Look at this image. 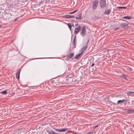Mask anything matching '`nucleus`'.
<instances>
[{
	"mask_svg": "<svg viewBox=\"0 0 134 134\" xmlns=\"http://www.w3.org/2000/svg\"><path fill=\"white\" fill-rule=\"evenodd\" d=\"M94 63H93L92 64V65L91 66V67H92L94 65Z\"/></svg>",
	"mask_w": 134,
	"mask_h": 134,
	"instance_id": "27",
	"label": "nucleus"
},
{
	"mask_svg": "<svg viewBox=\"0 0 134 134\" xmlns=\"http://www.w3.org/2000/svg\"><path fill=\"white\" fill-rule=\"evenodd\" d=\"M75 39L74 38L73 42V43H72V44H74V48H75L76 47V42H75Z\"/></svg>",
	"mask_w": 134,
	"mask_h": 134,
	"instance_id": "20",
	"label": "nucleus"
},
{
	"mask_svg": "<svg viewBox=\"0 0 134 134\" xmlns=\"http://www.w3.org/2000/svg\"><path fill=\"white\" fill-rule=\"evenodd\" d=\"M86 29L85 26H82L80 32V35L82 37L85 36L86 33Z\"/></svg>",
	"mask_w": 134,
	"mask_h": 134,
	"instance_id": "3",
	"label": "nucleus"
},
{
	"mask_svg": "<svg viewBox=\"0 0 134 134\" xmlns=\"http://www.w3.org/2000/svg\"><path fill=\"white\" fill-rule=\"evenodd\" d=\"M87 43L86 46H83L82 48L81 49V53L82 54L87 49Z\"/></svg>",
	"mask_w": 134,
	"mask_h": 134,
	"instance_id": "9",
	"label": "nucleus"
},
{
	"mask_svg": "<svg viewBox=\"0 0 134 134\" xmlns=\"http://www.w3.org/2000/svg\"><path fill=\"white\" fill-rule=\"evenodd\" d=\"M98 3V0H94L92 1V8L93 9L96 10L97 7Z\"/></svg>",
	"mask_w": 134,
	"mask_h": 134,
	"instance_id": "2",
	"label": "nucleus"
},
{
	"mask_svg": "<svg viewBox=\"0 0 134 134\" xmlns=\"http://www.w3.org/2000/svg\"><path fill=\"white\" fill-rule=\"evenodd\" d=\"M68 26L70 29V30L71 31V28L72 26H74V25L73 24H71L70 23H68Z\"/></svg>",
	"mask_w": 134,
	"mask_h": 134,
	"instance_id": "18",
	"label": "nucleus"
},
{
	"mask_svg": "<svg viewBox=\"0 0 134 134\" xmlns=\"http://www.w3.org/2000/svg\"><path fill=\"white\" fill-rule=\"evenodd\" d=\"M69 75H68V81H69V82H71L72 81V77H73V74L70 75V77H69Z\"/></svg>",
	"mask_w": 134,
	"mask_h": 134,
	"instance_id": "7",
	"label": "nucleus"
},
{
	"mask_svg": "<svg viewBox=\"0 0 134 134\" xmlns=\"http://www.w3.org/2000/svg\"><path fill=\"white\" fill-rule=\"evenodd\" d=\"M82 16V13H79L76 16L75 18L76 20H80Z\"/></svg>",
	"mask_w": 134,
	"mask_h": 134,
	"instance_id": "11",
	"label": "nucleus"
},
{
	"mask_svg": "<svg viewBox=\"0 0 134 134\" xmlns=\"http://www.w3.org/2000/svg\"><path fill=\"white\" fill-rule=\"evenodd\" d=\"M133 93V92H128L127 94L128 95H131Z\"/></svg>",
	"mask_w": 134,
	"mask_h": 134,
	"instance_id": "25",
	"label": "nucleus"
},
{
	"mask_svg": "<svg viewBox=\"0 0 134 134\" xmlns=\"http://www.w3.org/2000/svg\"><path fill=\"white\" fill-rule=\"evenodd\" d=\"M47 131L49 134H54V131L52 130H47Z\"/></svg>",
	"mask_w": 134,
	"mask_h": 134,
	"instance_id": "15",
	"label": "nucleus"
},
{
	"mask_svg": "<svg viewBox=\"0 0 134 134\" xmlns=\"http://www.w3.org/2000/svg\"><path fill=\"white\" fill-rule=\"evenodd\" d=\"M78 25V24H77V23H76V24H75V25L76 26H77V25Z\"/></svg>",
	"mask_w": 134,
	"mask_h": 134,
	"instance_id": "28",
	"label": "nucleus"
},
{
	"mask_svg": "<svg viewBox=\"0 0 134 134\" xmlns=\"http://www.w3.org/2000/svg\"><path fill=\"white\" fill-rule=\"evenodd\" d=\"M65 18H67V15H65Z\"/></svg>",
	"mask_w": 134,
	"mask_h": 134,
	"instance_id": "30",
	"label": "nucleus"
},
{
	"mask_svg": "<svg viewBox=\"0 0 134 134\" xmlns=\"http://www.w3.org/2000/svg\"><path fill=\"white\" fill-rule=\"evenodd\" d=\"M127 112L128 113L131 114L133 113L134 110L133 109H128Z\"/></svg>",
	"mask_w": 134,
	"mask_h": 134,
	"instance_id": "16",
	"label": "nucleus"
},
{
	"mask_svg": "<svg viewBox=\"0 0 134 134\" xmlns=\"http://www.w3.org/2000/svg\"><path fill=\"white\" fill-rule=\"evenodd\" d=\"M53 129L55 131L59 132H65L67 130V129H58L53 128Z\"/></svg>",
	"mask_w": 134,
	"mask_h": 134,
	"instance_id": "6",
	"label": "nucleus"
},
{
	"mask_svg": "<svg viewBox=\"0 0 134 134\" xmlns=\"http://www.w3.org/2000/svg\"><path fill=\"white\" fill-rule=\"evenodd\" d=\"M121 76L124 78V79H125V80H128L127 79V75H121Z\"/></svg>",
	"mask_w": 134,
	"mask_h": 134,
	"instance_id": "19",
	"label": "nucleus"
},
{
	"mask_svg": "<svg viewBox=\"0 0 134 134\" xmlns=\"http://www.w3.org/2000/svg\"><path fill=\"white\" fill-rule=\"evenodd\" d=\"M117 8H119V9H126L127 8L126 7H117Z\"/></svg>",
	"mask_w": 134,
	"mask_h": 134,
	"instance_id": "21",
	"label": "nucleus"
},
{
	"mask_svg": "<svg viewBox=\"0 0 134 134\" xmlns=\"http://www.w3.org/2000/svg\"><path fill=\"white\" fill-rule=\"evenodd\" d=\"M55 65V64H54L53 65V67H54V66Z\"/></svg>",
	"mask_w": 134,
	"mask_h": 134,
	"instance_id": "29",
	"label": "nucleus"
},
{
	"mask_svg": "<svg viewBox=\"0 0 134 134\" xmlns=\"http://www.w3.org/2000/svg\"><path fill=\"white\" fill-rule=\"evenodd\" d=\"M122 20V21H126L125 20H123V19H122V20Z\"/></svg>",
	"mask_w": 134,
	"mask_h": 134,
	"instance_id": "31",
	"label": "nucleus"
},
{
	"mask_svg": "<svg viewBox=\"0 0 134 134\" xmlns=\"http://www.w3.org/2000/svg\"><path fill=\"white\" fill-rule=\"evenodd\" d=\"M66 77H67V76H66V77H66Z\"/></svg>",
	"mask_w": 134,
	"mask_h": 134,
	"instance_id": "34",
	"label": "nucleus"
},
{
	"mask_svg": "<svg viewBox=\"0 0 134 134\" xmlns=\"http://www.w3.org/2000/svg\"><path fill=\"white\" fill-rule=\"evenodd\" d=\"M74 53H70L69 54L68 56V58L74 59V58H73L72 57L74 55Z\"/></svg>",
	"mask_w": 134,
	"mask_h": 134,
	"instance_id": "10",
	"label": "nucleus"
},
{
	"mask_svg": "<svg viewBox=\"0 0 134 134\" xmlns=\"http://www.w3.org/2000/svg\"><path fill=\"white\" fill-rule=\"evenodd\" d=\"M111 12V9H109L106 10L104 12V14H105L108 15L110 14Z\"/></svg>",
	"mask_w": 134,
	"mask_h": 134,
	"instance_id": "13",
	"label": "nucleus"
},
{
	"mask_svg": "<svg viewBox=\"0 0 134 134\" xmlns=\"http://www.w3.org/2000/svg\"><path fill=\"white\" fill-rule=\"evenodd\" d=\"M132 17L131 16H124L122 17V18L125 19H130Z\"/></svg>",
	"mask_w": 134,
	"mask_h": 134,
	"instance_id": "14",
	"label": "nucleus"
},
{
	"mask_svg": "<svg viewBox=\"0 0 134 134\" xmlns=\"http://www.w3.org/2000/svg\"><path fill=\"white\" fill-rule=\"evenodd\" d=\"M70 105H68V108H67L68 109H70V110L72 109V108L70 109L69 108V107H70Z\"/></svg>",
	"mask_w": 134,
	"mask_h": 134,
	"instance_id": "26",
	"label": "nucleus"
},
{
	"mask_svg": "<svg viewBox=\"0 0 134 134\" xmlns=\"http://www.w3.org/2000/svg\"><path fill=\"white\" fill-rule=\"evenodd\" d=\"M78 10V9L76 10H75V11H74L73 12H69V14H73V13H75Z\"/></svg>",
	"mask_w": 134,
	"mask_h": 134,
	"instance_id": "24",
	"label": "nucleus"
},
{
	"mask_svg": "<svg viewBox=\"0 0 134 134\" xmlns=\"http://www.w3.org/2000/svg\"><path fill=\"white\" fill-rule=\"evenodd\" d=\"M54 134H58V133H57L55 132H54Z\"/></svg>",
	"mask_w": 134,
	"mask_h": 134,
	"instance_id": "32",
	"label": "nucleus"
},
{
	"mask_svg": "<svg viewBox=\"0 0 134 134\" xmlns=\"http://www.w3.org/2000/svg\"><path fill=\"white\" fill-rule=\"evenodd\" d=\"M82 54L81 53H79L74 57V58H75L76 59H79L81 58V55Z\"/></svg>",
	"mask_w": 134,
	"mask_h": 134,
	"instance_id": "12",
	"label": "nucleus"
},
{
	"mask_svg": "<svg viewBox=\"0 0 134 134\" xmlns=\"http://www.w3.org/2000/svg\"><path fill=\"white\" fill-rule=\"evenodd\" d=\"M71 74H69V75H70L69 76V77H70V75Z\"/></svg>",
	"mask_w": 134,
	"mask_h": 134,
	"instance_id": "33",
	"label": "nucleus"
},
{
	"mask_svg": "<svg viewBox=\"0 0 134 134\" xmlns=\"http://www.w3.org/2000/svg\"><path fill=\"white\" fill-rule=\"evenodd\" d=\"M21 71V69H19L16 74V78L17 79H19L20 78V74Z\"/></svg>",
	"mask_w": 134,
	"mask_h": 134,
	"instance_id": "8",
	"label": "nucleus"
},
{
	"mask_svg": "<svg viewBox=\"0 0 134 134\" xmlns=\"http://www.w3.org/2000/svg\"><path fill=\"white\" fill-rule=\"evenodd\" d=\"M124 101L125 100L124 99L119 100L117 101V104H121L123 103Z\"/></svg>",
	"mask_w": 134,
	"mask_h": 134,
	"instance_id": "17",
	"label": "nucleus"
},
{
	"mask_svg": "<svg viewBox=\"0 0 134 134\" xmlns=\"http://www.w3.org/2000/svg\"><path fill=\"white\" fill-rule=\"evenodd\" d=\"M0 92L3 94H5L7 93V91L6 90H4L2 91H1Z\"/></svg>",
	"mask_w": 134,
	"mask_h": 134,
	"instance_id": "22",
	"label": "nucleus"
},
{
	"mask_svg": "<svg viewBox=\"0 0 134 134\" xmlns=\"http://www.w3.org/2000/svg\"><path fill=\"white\" fill-rule=\"evenodd\" d=\"M100 6L102 9H104L106 6V0H100Z\"/></svg>",
	"mask_w": 134,
	"mask_h": 134,
	"instance_id": "1",
	"label": "nucleus"
},
{
	"mask_svg": "<svg viewBox=\"0 0 134 134\" xmlns=\"http://www.w3.org/2000/svg\"><path fill=\"white\" fill-rule=\"evenodd\" d=\"M81 28V26H78L75 29L74 33L75 34H77Z\"/></svg>",
	"mask_w": 134,
	"mask_h": 134,
	"instance_id": "5",
	"label": "nucleus"
},
{
	"mask_svg": "<svg viewBox=\"0 0 134 134\" xmlns=\"http://www.w3.org/2000/svg\"><path fill=\"white\" fill-rule=\"evenodd\" d=\"M120 26L122 28L125 29L128 28L129 26L126 23H121L120 25Z\"/></svg>",
	"mask_w": 134,
	"mask_h": 134,
	"instance_id": "4",
	"label": "nucleus"
},
{
	"mask_svg": "<svg viewBox=\"0 0 134 134\" xmlns=\"http://www.w3.org/2000/svg\"><path fill=\"white\" fill-rule=\"evenodd\" d=\"M74 16L73 15H68V18H74Z\"/></svg>",
	"mask_w": 134,
	"mask_h": 134,
	"instance_id": "23",
	"label": "nucleus"
}]
</instances>
